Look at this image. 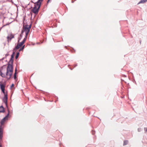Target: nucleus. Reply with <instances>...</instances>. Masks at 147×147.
<instances>
[{"label": "nucleus", "instance_id": "19", "mask_svg": "<svg viewBox=\"0 0 147 147\" xmlns=\"http://www.w3.org/2000/svg\"><path fill=\"white\" fill-rule=\"evenodd\" d=\"M19 55V53L18 52L17 53L16 55V56L15 58L16 59H17L18 58Z\"/></svg>", "mask_w": 147, "mask_h": 147}, {"label": "nucleus", "instance_id": "5", "mask_svg": "<svg viewBox=\"0 0 147 147\" xmlns=\"http://www.w3.org/2000/svg\"><path fill=\"white\" fill-rule=\"evenodd\" d=\"M7 94H5L4 97L3 98L2 100L3 102H4L6 106L8 107L7 105Z\"/></svg>", "mask_w": 147, "mask_h": 147}, {"label": "nucleus", "instance_id": "18", "mask_svg": "<svg viewBox=\"0 0 147 147\" xmlns=\"http://www.w3.org/2000/svg\"><path fill=\"white\" fill-rule=\"evenodd\" d=\"M27 38V37H26V36H25V38L22 41V42H23L24 43L26 40Z\"/></svg>", "mask_w": 147, "mask_h": 147}, {"label": "nucleus", "instance_id": "12", "mask_svg": "<svg viewBox=\"0 0 147 147\" xmlns=\"http://www.w3.org/2000/svg\"><path fill=\"white\" fill-rule=\"evenodd\" d=\"M5 84H0V88L1 90L5 89Z\"/></svg>", "mask_w": 147, "mask_h": 147}, {"label": "nucleus", "instance_id": "21", "mask_svg": "<svg viewBox=\"0 0 147 147\" xmlns=\"http://www.w3.org/2000/svg\"><path fill=\"white\" fill-rule=\"evenodd\" d=\"M142 130V129L141 128H138V132H140Z\"/></svg>", "mask_w": 147, "mask_h": 147}, {"label": "nucleus", "instance_id": "23", "mask_svg": "<svg viewBox=\"0 0 147 147\" xmlns=\"http://www.w3.org/2000/svg\"><path fill=\"white\" fill-rule=\"evenodd\" d=\"M14 86V84H12L10 86V89H12V88Z\"/></svg>", "mask_w": 147, "mask_h": 147}, {"label": "nucleus", "instance_id": "6", "mask_svg": "<svg viewBox=\"0 0 147 147\" xmlns=\"http://www.w3.org/2000/svg\"><path fill=\"white\" fill-rule=\"evenodd\" d=\"M15 35L11 33L10 34H9L8 36L7 37V41L9 42H10L12 39L14 37Z\"/></svg>", "mask_w": 147, "mask_h": 147}, {"label": "nucleus", "instance_id": "7", "mask_svg": "<svg viewBox=\"0 0 147 147\" xmlns=\"http://www.w3.org/2000/svg\"><path fill=\"white\" fill-rule=\"evenodd\" d=\"M3 125H0V140L1 141L2 138L3 137V127L2 126Z\"/></svg>", "mask_w": 147, "mask_h": 147}, {"label": "nucleus", "instance_id": "24", "mask_svg": "<svg viewBox=\"0 0 147 147\" xmlns=\"http://www.w3.org/2000/svg\"><path fill=\"white\" fill-rule=\"evenodd\" d=\"M23 33L22 32V31L21 34H20V37H21V38H22V36H23Z\"/></svg>", "mask_w": 147, "mask_h": 147}, {"label": "nucleus", "instance_id": "4", "mask_svg": "<svg viewBox=\"0 0 147 147\" xmlns=\"http://www.w3.org/2000/svg\"><path fill=\"white\" fill-rule=\"evenodd\" d=\"M9 109H8V113L7 115L1 120L0 122L1 125H3L4 124V122H5L6 120L7 119L8 117H9Z\"/></svg>", "mask_w": 147, "mask_h": 147}, {"label": "nucleus", "instance_id": "30", "mask_svg": "<svg viewBox=\"0 0 147 147\" xmlns=\"http://www.w3.org/2000/svg\"><path fill=\"white\" fill-rule=\"evenodd\" d=\"M1 140H0V147H2V145H1Z\"/></svg>", "mask_w": 147, "mask_h": 147}, {"label": "nucleus", "instance_id": "22", "mask_svg": "<svg viewBox=\"0 0 147 147\" xmlns=\"http://www.w3.org/2000/svg\"><path fill=\"white\" fill-rule=\"evenodd\" d=\"M25 45H24L22 47L20 48L19 50V51H22L24 49Z\"/></svg>", "mask_w": 147, "mask_h": 147}, {"label": "nucleus", "instance_id": "14", "mask_svg": "<svg viewBox=\"0 0 147 147\" xmlns=\"http://www.w3.org/2000/svg\"><path fill=\"white\" fill-rule=\"evenodd\" d=\"M146 1H147V0H141V1L138 3V4L144 3Z\"/></svg>", "mask_w": 147, "mask_h": 147}, {"label": "nucleus", "instance_id": "32", "mask_svg": "<svg viewBox=\"0 0 147 147\" xmlns=\"http://www.w3.org/2000/svg\"><path fill=\"white\" fill-rule=\"evenodd\" d=\"M4 58H5L4 57L3 58L1 59V60H3L4 59Z\"/></svg>", "mask_w": 147, "mask_h": 147}, {"label": "nucleus", "instance_id": "1", "mask_svg": "<svg viewBox=\"0 0 147 147\" xmlns=\"http://www.w3.org/2000/svg\"><path fill=\"white\" fill-rule=\"evenodd\" d=\"M43 0H38V1L35 3V5L32 11L35 14L38 13L39 9L40 7L41 3Z\"/></svg>", "mask_w": 147, "mask_h": 147}, {"label": "nucleus", "instance_id": "13", "mask_svg": "<svg viewBox=\"0 0 147 147\" xmlns=\"http://www.w3.org/2000/svg\"><path fill=\"white\" fill-rule=\"evenodd\" d=\"M8 74H0V76L3 78H6L7 79Z\"/></svg>", "mask_w": 147, "mask_h": 147}, {"label": "nucleus", "instance_id": "10", "mask_svg": "<svg viewBox=\"0 0 147 147\" xmlns=\"http://www.w3.org/2000/svg\"><path fill=\"white\" fill-rule=\"evenodd\" d=\"M5 112V109L3 106H0V113H4Z\"/></svg>", "mask_w": 147, "mask_h": 147}, {"label": "nucleus", "instance_id": "3", "mask_svg": "<svg viewBox=\"0 0 147 147\" xmlns=\"http://www.w3.org/2000/svg\"><path fill=\"white\" fill-rule=\"evenodd\" d=\"M31 24L29 25H26L25 26L23 25L22 30V32L24 33V32H29L31 28Z\"/></svg>", "mask_w": 147, "mask_h": 147}, {"label": "nucleus", "instance_id": "33", "mask_svg": "<svg viewBox=\"0 0 147 147\" xmlns=\"http://www.w3.org/2000/svg\"><path fill=\"white\" fill-rule=\"evenodd\" d=\"M50 0H48V1H47V2L48 3L49 1Z\"/></svg>", "mask_w": 147, "mask_h": 147}, {"label": "nucleus", "instance_id": "2", "mask_svg": "<svg viewBox=\"0 0 147 147\" xmlns=\"http://www.w3.org/2000/svg\"><path fill=\"white\" fill-rule=\"evenodd\" d=\"M13 63H8L7 67L6 69V74H8L10 73H12L13 72V66L12 65Z\"/></svg>", "mask_w": 147, "mask_h": 147}, {"label": "nucleus", "instance_id": "20", "mask_svg": "<svg viewBox=\"0 0 147 147\" xmlns=\"http://www.w3.org/2000/svg\"><path fill=\"white\" fill-rule=\"evenodd\" d=\"M17 74H14V75L13 78H14V79H15V80H16L17 78Z\"/></svg>", "mask_w": 147, "mask_h": 147}, {"label": "nucleus", "instance_id": "11", "mask_svg": "<svg viewBox=\"0 0 147 147\" xmlns=\"http://www.w3.org/2000/svg\"><path fill=\"white\" fill-rule=\"evenodd\" d=\"M5 71L6 72V68L2 67L0 70V74H4L5 73Z\"/></svg>", "mask_w": 147, "mask_h": 147}, {"label": "nucleus", "instance_id": "31", "mask_svg": "<svg viewBox=\"0 0 147 147\" xmlns=\"http://www.w3.org/2000/svg\"><path fill=\"white\" fill-rule=\"evenodd\" d=\"M123 77H126V76H126V75H125V74H123Z\"/></svg>", "mask_w": 147, "mask_h": 147}, {"label": "nucleus", "instance_id": "8", "mask_svg": "<svg viewBox=\"0 0 147 147\" xmlns=\"http://www.w3.org/2000/svg\"><path fill=\"white\" fill-rule=\"evenodd\" d=\"M24 44V43L22 42L20 43H19V42H18V44L13 49V51H14L16 49H18L20 47L23 45Z\"/></svg>", "mask_w": 147, "mask_h": 147}, {"label": "nucleus", "instance_id": "34", "mask_svg": "<svg viewBox=\"0 0 147 147\" xmlns=\"http://www.w3.org/2000/svg\"><path fill=\"white\" fill-rule=\"evenodd\" d=\"M8 55L6 54V55H5V56H7V55Z\"/></svg>", "mask_w": 147, "mask_h": 147}, {"label": "nucleus", "instance_id": "17", "mask_svg": "<svg viewBox=\"0 0 147 147\" xmlns=\"http://www.w3.org/2000/svg\"><path fill=\"white\" fill-rule=\"evenodd\" d=\"M12 74H8V76H7V79L9 80L11 78Z\"/></svg>", "mask_w": 147, "mask_h": 147}, {"label": "nucleus", "instance_id": "26", "mask_svg": "<svg viewBox=\"0 0 147 147\" xmlns=\"http://www.w3.org/2000/svg\"><path fill=\"white\" fill-rule=\"evenodd\" d=\"M29 32H26V36H26V37H27L28 35V34Z\"/></svg>", "mask_w": 147, "mask_h": 147}, {"label": "nucleus", "instance_id": "15", "mask_svg": "<svg viewBox=\"0 0 147 147\" xmlns=\"http://www.w3.org/2000/svg\"><path fill=\"white\" fill-rule=\"evenodd\" d=\"M128 142L127 140H124L123 142V145L125 146L127 145L128 144Z\"/></svg>", "mask_w": 147, "mask_h": 147}, {"label": "nucleus", "instance_id": "16", "mask_svg": "<svg viewBox=\"0 0 147 147\" xmlns=\"http://www.w3.org/2000/svg\"><path fill=\"white\" fill-rule=\"evenodd\" d=\"M1 90L2 93L4 94V96L5 95V94H7V92H5V89H2Z\"/></svg>", "mask_w": 147, "mask_h": 147}, {"label": "nucleus", "instance_id": "9", "mask_svg": "<svg viewBox=\"0 0 147 147\" xmlns=\"http://www.w3.org/2000/svg\"><path fill=\"white\" fill-rule=\"evenodd\" d=\"M15 54V52H13V54L11 55V58L9 60V61L8 63H13V60L14 55Z\"/></svg>", "mask_w": 147, "mask_h": 147}, {"label": "nucleus", "instance_id": "29", "mask_svg": "<svg viewBox=\"0 0 147 147\" xmlns=\"http://www.w3.org/2000/svg\"><path fill=\"white\" fill-rule=\"evenodd\" d=\"M16 71H17V69H16V68L15 69V72L14 74H17Z\"/></svg>", "mask_w": 147, "mask_h": 147}, {"label": "nucleus", "instance_id": "28", "mask_svg": "<svg viewBox=\"0 0 147 147\" xmlns=\"http://www.w3.org/2000/svg\"><path fill=\"white\" fill-rule=\"evenodd\" d=\"M22 38H21V37H20V38H18V42H19V41L20 40V39H21Z\"/></svg>", "mask_w": 147, "mask_h": 147}, {"label": "nucleus", "instance_id": "25", "mask_svg": "<svg viewBox=\"0 0 147 147\" xmlns=\"http://www.w3.org/2000/svg\"><path fill=\"white\" fill-rule=\"evenodd\" d=\"M144 130L145 131V132H147V127H144Z\"/></svg>", "mask_w": 147, "mask_h": 147}, {"label": "nucleus", "instance_id": "27", "mask_svg": "<svg viewBox=\"0 0 147 147\" xmlns=\"http://www.w3.org/2000/svg\"><path fill=\"white\" fill-rule=\"evenodd\" d=\"M92 133L93 135L95 133V131H94L93 130H92Z\"/></svg>", "mask_w": 147, "mask_h": 147}]
</instances>
